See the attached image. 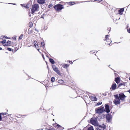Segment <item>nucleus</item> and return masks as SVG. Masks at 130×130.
Listing matches in <instances>:
<instances>
[{
    "mask_svg": "<svg viewBox=\"0 0 130 130\" xmlns=\"http://www.w3.org/2000/svg\"><path fill=\"white\" fill-rule=\"evenodd\" d=\"M114 96L115 99L113 101V103L116 105H117L119 104L120 103V99L119 98L118 95H115Z\"/></svg>",
    "mask_w": 130,
    "mask_h": 130,
    "instance_id": "1",
    "label": "nucleus"
},
{
    "mask_svg": "<svg viewBox=\"0 0 130 130\" xmlns=\"http://www.w3.org/2000/svg\"><path fill=\"white\" fill-rule=\"evenodd\" d=\"M39 5L38 4H35L32 6L31 9V13L32 14H34L36 11L39 8Z\"/></svg>",
    "mask_w": 130,
    "mask_h": 130,
    "instance_id": "2",
    "label": "nucleus"
},
{
    "mask_svg": "<svg viewBox=\"0 0 130 130\" xmlns=\"http://www.w3.org/2000/svg\"><path fill=\"white\" fill-rule=\"evenodd\" d=\"M90 122L92 124L95 126L97 125L98 122L97 121V118L95 117L92 118L90 119Z\"/></svg>",
    "mask_w": 130,
    "mask_h": 130,
    "instance_id": "3",
    "label": "nucleus"
},
{
    "mask_svg": "<svg viewBox=\"0 0 130 130\" xmlns=\"http://www.w3.org/2000/svg\"><path fill=\"white\" fill-rule=\"evenodd\" d=\"M54 8L56 10H60L63 8V6L60 4H58L55 6Z\"/></svg>",
    "mask_w": 130,
    "mask_h": 130,
    "instance_id": "4",
    "label": "nucleus"
},
{
    "mask_svg": "<svg viewBox=\"0 0 130 130\" xmlns=\"http://www.w3.org/2000/svg\"><path fill=\"white\" fill-rule=\"evenodd\" d=\"M104 107L101 106V107L97 108V109L95 110V112L96 113H101L104 111Z\"/></svg>",
    "mask_w": 130,
    "mask_h": 130,
    "instance_id": "5",
    "label": "nucleus"
},
{
    "mask_svg": "<svg viewBox=\"0 0 130 130\" xmlns=\"http://www.w3.org/2000/svg\"><path fill=\"white\" fill-rule=\"evenodd\" d=\"M118 95L120 99L122 101H124L125 99V98L126 97L124 94L122 93H120Z\"/></svg>",
    "mask_w": 130,
    "mask_h": 130,
    "instance_id": "6",
    "label": "nucleus"
},
{
    "mask_svg": "<svg viewBox=\"0 0 130 130\" xmlns=\"http://www.w3.org/2000/svg\"><path fill=\"white\" fill-rule=\"evenodd\" d=\"M109 37V35H107L105 36V39H104V40H106L107 43H106V44H108L110 45V43L111 42V41L110 40V39H109L108 38V37Z\"/></svg>",
    "mask_w": 130,
    "mask_h": 130,
    "instance_id": "7",
    "label": "nucleus"
},
{
    "mask_svg": "<svg viewBox=\"0 0 130 130\" xmlns=\"http://www.w3.org/2000/svg\"><path fill=\"white\" fill-rule=\"evenodd\" d=\"M52 67L53 70L56 72L57 74L60 75V72L57 68L56 67L55 65L52 66Z\"/></svg>",
    "mask_w": 130,
    "mask_h": 130,
    "instance_id": "8",
    "label": "nucleus"
},
{
    "mask_svg": "<svg viewBox=\"0 0 130 130\" xmlns=\"http://www.w3.org/2000/svg\"><path fill=\"white\" fill-rule=\"evenodd\" d=\"M105 109L104 111L106 112L107 113H108L110 112L109 109V106L108 104H105Z\"/></svg>",
    "mask_w": 130,
    "mask_h": 130,
    "instance_id": "9",
    "label": "nucleus"
},
{
    "mask_svg": "<svg viewBox=\"0 0 130 130\" xmlns=\"http://www.w3.org/2000/svg\"><path fill=\"white\" fill-rule=\"evenodd\" d=\"M112 116L109 113L107 114L106 116V118L107 121L108 122H109L111 121V120Z\"/></svg>",
    "mask_w": 130,
    "mask_h": 130,
    "instance_id": "10",
    "label": "nucleus"
},
{
    "mask_svg": "<svg viewBox=\"0 0 130 130\" xmlns=\"http://www.w3.org/2000/svg\"><path fill=\"white\" fill-rule=\"evenodd\" d=\"M125 86V85L124 83H121L118 86V87L121 89L124 88Z\"/></svg>",
    "mask_w": 130,
    "mask_h": 130,
    "instance_id": "11",
    "label": "nucleus"
},
{
    "mask_svg": "<svg viewBox=\"0 0 130 130\" xmlns=\"http://www.w3.org/2000/svg\"><path fill=\"white\" fill-rule=\"evenodd\" d=\"M98 125H96V126L99 127L101 128H102L103 130L105 129L106 128V125H105L104 124H103L102 125V126L101 125H99L98 123Z\"/></svg>",
    "mask_w": 130,
    "mask_h": 130,
    "instance_id": "12",
    "label": "nucleus"
},
{
    "mask_svg": "<svg viewBox=\"0 0 130 130\" xmlns=\"http://www.w3.org/2000/svg\"><path fill=\"white\" fill-rule=\"evenodd\" d=\"M37 2L40 4H42L45 3V0H38Z\"/></svg>",
    "mask_w": 130,
    "mask_h": 130,
    "instance_id": "13",
    "label": "nucleus"
},
{
    "mask_svg": "<svg viewBox=\"0 0 130 130\" xmlns=\"http://www.w3.org/2000/svg\"><path fill=\"white\" fill-rule=\"evenodd\" d=\"M117 87V85L115 83L112 85L111 87L112 90H114Z\"/></svg>",
    "mask_w": 130,
    "mask_h": 130,
    "instance_id": "14",
    "label": "nucleus"
},
{
    "mask_svg": "<svg viewBox=\"0 0 130 130\" xmlns=\"http://www.w3.org/2000/svg\"><path fill=\"white\" fill-rule=\"evenodd\" d=\"M115 81L117 84L119 83L120 81V77H118L116 78L115 79Z\"/></svg>",
    "mask_w": 130,
    "mask_h": 130,
    "instance_id": "15",
    "label": "nucleus"
},
{
    "mask_svg": "<svg viewBox=\"0 0 130 130\" xmlns=\"http://www.w3.org/2000/svg\"><path fill=\"white\" fill-rule=\"evenodd\" d=\"M91 100L93 101H96L97 100V99L95 96H91Z\"/></svg>",
    "mask_w": 130,
    "mask_h": 130,
    "instance_id": "16",
    "label": "nucleus"
},
{
    "mask_svg": "<svg viewBox=\"0 0 130 130\" xmlns=\"http://www.w3.org/2000/svg\"><path fill=\"white\" fill-rule=\"evenodd\" d=\"M49 61L52 64H54L55 63V61L52 58H50Z\"/></svg>",
    "mask_w": 130,
    "mask_h": 130,
    "instance_id": "17",
    "label": "nucleus"
},
{
    "mask_svg": "<svg viewBox=\"0 0 130 130\" xmlns=\"http://www.w3.org/2000/svg\"><path fill=\"white\" fill-rule=\"evenodd\" d=\"M124 11V8H121L120 9H119V14H120V13L123 12Z\"/></svg>",
    "mask_w": 130,
    "mask_h": 130,
    "instance_id": "18",
    "label": "nucleus"
},
{
    "mask_svg": "<svg viewBox=\"0 0 130 130\" xmlns=\"http://www.w3.org/2000/svg\"><path fill=\"white\" fill-rule=\"evenodd\" d=\"M7 46H9L11 44V41L9 40H8L6 43Z\"/></svg>",
    "mask_w": 130,
    "mask_h": 130,
    "instance_id": "19",
    "label": "nucleus"
},
{
    "mask_svg": "<svg viewBox=\"0 0 130 130\" xmlns=\"http://www.w3.org/2000/svg\"><path fill=\"white\" fill-rule=\"evenodd\" d=\"M55 80V78L54 77H52L51 79V81L52 82H54Z\"/></svg>",
    "mask_w": 130,
    "mask_h": 130,
    "instance_id": "20",
    "label": "nucleus"
},
{
    "mask_svg": "<svg viewBox=\"0 0 130 130\" xmlns=\"http://www.w3.org/2000/svg\"><path fill=\"white\" fill-rule=\"evenodd\" d=\"M23 35V34H21L20 36H19V40H21L22 39Z\"/></svg>",
    "mask_w": 130,
    "mask_h": 130,
    "instance_id": "21",
    "label": "nucleus"
},
{
    "mask_svg": "<svg viewBox=\"0 0 130 130\" xmlns=\"http://www.w3.org/2000/svg\"><path fill=\"white\" fill-rule=\"evenodd\" d=\"M29 27H32L33 26L32 23L31 22H29Z\"/></svg>",
    "mask_w": 130,
    "mask_h": 130,
    "instance_id": "22",
    "label": "nucleus"
},
{
    "mask_svg": "<svg viewBox=\"0 0 130 130\" xmlns=\"http://www.w3.org/2000/svg\"><path fill=\"white\" fill-rule=\"evenodd\" d=\"M58 83L60 84H62L64 83V81L63 80H59L58 81Z\"/></svg>",
    "mask_w": 130,
    "mask_h": 130,
    "instance_id": "23",
    "label": "nucleus"
},
{
    "mask_svg": "<svg viewBox=\"0 0 130 130\" xmlns=\"http://www.w3.org/2000/svg\"><path fill=\"white\" fill-rule=\"evenodd\" d=\"M1 43H2L3 45H4V43H6V40H3L1 41Z\"/></svg>",
    "mask_w": 130,
    "mask_h": 130,
    "instance_id": "24",
    "label": "nucleus"
},
{
    "mask_svg": "<svg viewBox=\"0 0 130 130\" xmlns=\"http://www.w3.org/2000/svg\"><path fill=\"white\" fill-rule=\"evenodd\" d=\"M41 44L42 45V47H44L45 45V44L44 42H41Z\"/></svg>",
    "mask_w": 130,
    "mask_h": 130,
    "instance_id": "25",
    "label": "nucleus"
},
{
    "mask_svg": "<svg viewBox=\"0 0 130 130\" xmlns=\"http://www.w3.org/2000/svg\"><path fill=\"white\" fill-rule=\"evenodd\" d=\"M68 66L69 65L67 64H66L64 65V67L65 68H67Z\"/></svg>",
    "mask_w": 130,
    "mask_h": 130,
    "instance_id": "26",
    "label": "nucleus"
},
{
    "mask_svg": "<svg viewBox=\"0 0 130 130\" xmlns=\"http://www.w3.org/2000/svg\"><path fill=\"white\" fill-rule=\"evenodd\" d=\"M69 3L70 5H72L74 4V2H69Z\"/></svg>",
    "mask_w": 130,
    "mask_h": 130,
    "instance_id": "27",
    "label": "nucleus"
},
{
    "mask_svg": "<svg viewBox=\"0 0 130 130\" xmlns=\"http://www.w3.org/2000/svg\"><path fill=\"white\" fill-rule=\"evenodd\" d=\"M102 102H100L98 103L97 104V105H101L102 104Z\"/></svg>",
    "mask_w": 130,
    "mask_h": 130,
    "instance_id": "28",
    "label": "nucleus"
},
{
    "mask_svg": "<svg viewBox=\"0 0 130 130\" xmlns=\"http://www.w3.org/2000/svg\"><path fill=\"white\" fill-rule=\"evenodd\" d=\"M7 50L10 51H12L11 48L9 47L8 48H7Z\"/></svg>",
    "mask_w": 130,
    "mask_h": 130,
    "instance_id": "29",
    "label": "nucleus"
},
{
    "mask_svg": "<svg viewBox=\"0 0 130 130\" xmlns=\"http://www.w3.org/2000/svg\"><path fill=\"white\" fill-rule=\"evenodd\" d=\"M5 37V36H2L1 37V38L2 39H3Z\"/></svg>",
    "mask_w": 130,
    "mask_h": 130,
    "instance_id": "30",
    "label": "nucleus"
},
{
    "mask_svg": "<svg viewBox=\"0 0 130 130\" xmlns=\"http://www.w3.org/2000/svg\"><path fill=\"white\" fill-rule=\"evenodd\" d=\"M56 126H57V128H59L60 127H61V126L57 124Z\"/></svg>",
    "mask_w": 130,
    "mask_h": 130,
    "instance_id": "31",
    "label": "nucleus"
},
{
    "mask_svg": "<svg viewBox=\"0 0 130 130\" xmlns=\"http://www.w3.org/2000/svg\"><path fill=\"white\" fill-rule=\"evenodd\" d=\"M2 119V116L1 115V114L0 113V121H1Z\"/></svg>",
    "mask_w": 130,
    "mask_h": 130,
    "instance_id": "32",
    "label": "nucleus"
},
{
    "mask_svg": "<svg viewBox=\"0 0 130 130\" xmlns=\"http://www.w3.org/2000/svg\"><path fill=\"white\" fill-rule=\"evenodd\" d=\"M56 124H57L56 123L53 124V125L54 127H56Z\"/></svg>",
    "mask_w": 130,
    "mask_h": 130,
    "instance_id": "33",
    "label": "nucleus"
},
{
    "mask_svg": "<svg viewBox=\"0 0 130 130\" xmlns=\"http://www.w3.org/2000/svg\"><path fill=\"white\" fill-rule=\"evenodd\" d=\"M24 7L27 8H28V7L27 5H26V6H24Z\"/></svg>",
    "mask_w": 130,
    "mask_h": 130,
    "instance_id": "34",
    "label": "nucleus"
},
{
    "mask_svg": "<svg viewBox=\"0 0 130 130\" xmlns=\"http://www.w3.org/2000/svg\"><path fill=\"white\" fill-rule=\"evenodd\" d=\"M4 45H3L4 46H7V44H6V43H4Z\"/></svg>",
    "mask_w": 130,
    "mask_h": 130,
    "instance_id": "35",
    "label": "nucleus"
},
{
    "mask_svg": "<svg viewBox=\"0 0 130 130\" xmlns=\"http://www.w3.org/2000/svg\"><path fill=\"white\" fill-rule=\"evenodd\" d=\"M49 130H55L54 129L51 128L49 129Z\"/></svg>",
    "mask_w": 130,
    "mask_h": 130,
    "instance_id": "36",
    "label": "nucleus"
},
{
    "mask_svg": "<svg viewBox=\"0 0 130 130\" xmlns=\"http://www.w3.org/2000/svg\"><path fill=\"white\" fill-rule=\"evenodd\" d=\"M69 62L70 63V64H72V63H73V62H72V61H69Z\"/></svg>",
    "mask_w": 130,
    "mask_h": 130,
    "instance_id": "37",
    "label": "nucleus"
},
{
    "mask_svg": "<svg viewBox=\"0 0 130 130\" xmlns=\"http://www.w3.org/2000/svg\"><path fill=\"white\" fill-rule=\"evenodd\" d=\"M41 18H43V19H44V17L43 15H42L41 16Z\"/></svg>",
    "mask_w": 130,
    "mask_h": 130,
    "instance_id": "38",
    "label": "nucleus"
},
{
    "mask_svg": "<svg viewBox=\"0 0 130 130\" xmlns=\"http://www.w3.org/2000/svg\"><path fill=\"white\" fill-rule=\"evenodd\" d=\"M127 31L129 33H130V29H129V30H127Z\"/></svg>",
    "mask_w": 130,
    "mask_h": 130,
    "instance_id": "39",
    "label": "nucleus"
},
{
    "mask_svg": "<svg viewBox=\"0 0 130 130\" xmlns=\"http://www.w3.org/2000/svg\"><path fill=\"white\" fill-rule=\"evenodd\" d=\"M51 7V5H50L48 6V7L49 8H50Z\"/></svg>",
    "mask_w": 130,
    "mask_h": 130,
    "instance_id": "40",
    "label": "nucleus"
},
{
    "mask_svg": "<svg viewBox=\"0 0 130 130\" xmlns=\"http://www.w3.org/2000/svg\"><path fill=\"white\" fill-rule=\"evenodd\" d=\"M35 30L37 31V32H38V30L36 28H35Z\"/></svg>",
    "mask_w": 130,
    "mask_h": 130,
    "instance_id": "41",
    "label": "nucleus"
},
{
    "mask_svg": "<svg viewBox=\"0 0 130 130\" xmlns=\"http://www.w3.org/2000/svg\"><path fill=\"white\" fill-rule=\"evenodd\" d=\"M21 6H24V5H23V4H21Z\"/></svg>",
    "mask_w": 130,
    "mask_h": 130,
    "instance_id": "42",
    "label": "nucleus"
},
{
    "mask_svg": "<svg viewBox=\"0 0 130 130\" xmlns=\"http://www.w3.org/2000/svg\"><path fill=\"white\" fill-rule=\"evenodd\" d=\"M127 91L130 93V89L129 90Z\"/></svg>",
    "mask_w": 130,
    "mask_h": 130,
    "instance_id": "43",
    "label": "nucleus"
},
{
    "mask_svg": "<svg viewBox=\"0 0 130 130\" xmlns=\"http://www.w3.org/2000/svg\"><path fill=\"white\" fill-rule=\"evenodd\" d=\"M98 0L99 2H100L101 1H103V0Z\"/></svg>",
    "mask_w": 130,
    "mask_h": 130,
    "instance_id": "44",
    "label": "nucleus"
},
{
    "mask_svg": "<svg viewBox=\"0 0 130 130\" xmlns=\"http://www.w3.org/2000/svg\"><path fill=\"white\" fill-rule=\"evenodd\" d=\"M5 38H6V39H9V38H8V37H6V36Z\"/></svg>",
    "mask_w": 130,
    "mask_h": 130,
    "instance_id": "45",
    "label": "nucleus"
},
{
    "mask_svg": "<svg viewBox=\"0 0 130 130\" xmlns=\"http://www.w3.org/2000/svg\"><path fill=\"white\" fill-rule=\"evenodd\" d=\"M13 4V5H16V4Z\"/></svg>",
    "mask_w": 130,
    "mask_h": 130,
    "instance_id": "46",
    "label": "nucleus"
},
{
    "mask_svg": "<svg viewBox=\"0 0 130 130\" xmlns=\"http://www.w3.org/2000/svg\"><path fill=\"white\" fill-rule=\"evenodd\" d=\"M2 50V48L1 47H0V50Z\"/></svg>",
    "mask_w": 130,
    "mask_h": 130,
    "instance_id": "47",
    "label": "nucleus"
},
{
    "mask_svg": "<svg viewBox=\"0 0 130 130\" xmlns=\"http://www.w3.org/2000/svg\"><path fill=\"white\" fill-rule=\"evenodd\" d=\"M37 50L38 51H39V48H37Z\"/></svg>",
    "mask_w": 130,
    "mask_h": 130,
    "instance_id": "48",
    "label": "nucleus"
},
{
    "mask_svg": "<svg viewBox=\"0 0 130 130\" xmlns=\"http://www.w3.org/2000/svg\"><path fill=\"white\" fill-rule=\"evenodd\" d=\"M34 45L35 47H36V45L35 44H34Z\"/></svg>",
    "mask_w": 130,
    "mask_h": 130,
    "instance_id": "49",
    "label": "nucleus"
},
{
    "mask_svg": "<svg viewBox=\"0 0 130 130\" xmlns=\"http://www.w3.org/2000/svg\"><path fill=\"white\" fill-rule=\"evenodd\" d=\"M92 51H90V53H91V52H92Z\"/></svg>",
    "mask_w": 130,
    "mask_h": 130,
    "instance_id": "50",
    "label": "nucleus"
},
{
    "mask_svg": "<svg viewBox=\"0 0 130 130\" xmlns=\"http://www.w3.org/2000/svg\"><path fill=\"white\" fill-rule=\"evenodd\" d=\"M129 79L130 80V77H129Z\"/></svg>",
    "mask_w": 130,
    "mask_h": 130,
    "instance_id": "51",
    "label": "nucleus"
},
{
    "mask_svg": "<svg viewBox=\"0 0 130 130\" xmlns=\"http://www.w3.org/2000/svg\"><path fill=\"white\" fill-rule=\"evenodd\" d=\"M6 114H7V113H5V115H6Z\"/></svg>",
    "mask_w": 130,
    "mask_h": 130,
    "instance_id": "52",
    "label": "nucleus"
},
{
    "mask_svg": "<svg viewBox=\"0 0 130 130\" xmlns=\"http://www.w3.org/2000/svg\"><path fill=\"white\" fill-rule=\"evenodd\" d=\"M53 121H54V119H53Z\"/></svg>",
    "mask_w": 130,
    "mask_h": 130,
    "instance_id": "53",
    "label": "nucleus"
},
{
    "mask_svg": "<svg viewBox=\"0 0 130 130\" xmlns=\"http://www.w3.org/2000/svg\"><path fill=\"white\" fill-rule=\"evenodd\" d=\"M81 2L82 3V2Z\"/></svg>",
    "mask_w": 130,
    "mask_h": 130,
    "instance_id": "54",
    "label": "nucleus"
},
{
    "mask_svg": "<svg viewBox=\"0 0 130 130\" xmlns=\"http://www.w3.org/2000/svg\"><path fill=\"white\" fill-rule=\"evenodd\" d=\"M110 65H109V66H108L109 67V66H110Z\"/></svg>",
    "mask_w": 130,
    "mask_h": 130,
    "instance_id": "55",
    "label": "nucleus"
},
{
    "mask_svg": "<svg viewBox=\"0 0 130 130\" xmlns=\"http://www.w3.org/2000/svg\"><path fill=\"white\" fill-rule=\"evenodd\" d=\"M14 39H16V38H14Z\"/></svg>",
    "mask_w": 130,
    "mask_h": 130,
    "instance_id": "56",
    "label": "nucleus"
},
{
    "mask_svg": "<svg viewBox=\"0 0 130 130\" xmlns=\"http://www.w3.org/2000/svg\"><path fill=\"white\" fill-rule=\"evenodd\" d=\"M14 39H16V38H14Z\"/></svg>",
    "mask_w": 130,
    "mask_h": 130,
    "instance_id": "57",
    "label": "nucleus"
},
{
    "mask_svg": "<svg viewBox=\"0 0 130 130\" xmlns=\"http://www.w3.org/2000/svg\"><path fill=\"white\" fill-rule=\"evenodd\" d=\"M37 45V46H38V45Z\"/></svg>",
    "mask_w": 130,
    "mask_h": 130,
    "instance_id": "58",
    "label": "nucleus"
}]
</instances>
